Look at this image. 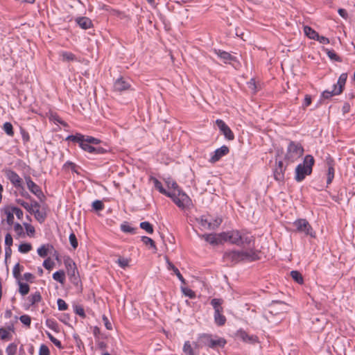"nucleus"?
<instances>
[{
  "label": "nucleus",
  "instance_id": "1",
  "mask_svg": "<svg viewBox=\"0 0 355 355\" xmlns=\"http://www.w3.org/2000/svg\"><path fill=\"white\" fill-rule=\"evenodd\" d=\"M75 143H78L79 146L85 151L94 155H102L107 152V150L102 147H94L92 145H97L100 144L101 140L91 137L85 136L80 133L76 135H69L67 139Z\"/></svg>",
  "mask_w": 355,
  "mask_h": 355
},
{
  "label": "nucleus",
  "instance_id": "2",
  "mask_svg": "<svg viewBox=\"0 0 355 355\" xmlns=\"http://www.w3.org/2000/svg\"><path fill=\"white\" fill-rule=\"evenodd\" d=\"M314 164L313 157L311 155H306L304 157L302 163L299 164L295 168V180L297 182H301L305 179L306 176L310 175Z\"/></svg>",
  "mask_w": 355,
  "mask_h": 355
},
{
  "label": "nucleus",
  "instance_id": "3",
  "mask_svg": "<svg viewBox=\"0 0 355 355\" xmlns=\"http://www.w3.org/2000/svg\"><path fill=\"white\" fill-rule=\"evenodd\" d=\"M218 236L223 241H229L230 243L241 246L243 245H250L252 241V237L247 234H242L238 230H232L227 232L218 234Z\"/></svg>",
  "mask_w": 355,
  "mask_h": 355
},
{
  "label": "nucleus",
  "instance_id": "4",
  "mask_svg": "<svg viewBox=\"0 0 355 355\" xmlns=\"http://www.w3.org/2000/svg\"><path fill=\"white\" fill-rule=\"evenodd\" d=\"M304 153V148L302 144L297 141H290L286 148L284 160L287 164L294 163Z\"/></svg>",
  "mask_w": 355,
  "mask_h": 355
},
{
  "label": "nucleus",
  "instance_id": "5",
  "mask_svg": "<svg viewBox=\"0 0 355 355\" xmlns=\"http://www.w3.org/2000/svg\"><path fill=\"white\" fill-rule=\"evenodd\" d=\"M168 197L171 198L173 202L182 209L189 207L191 204L190 198L181 189H178V193L171 191Z\"/></svg>",
  "mask_w": 355,
  "mask_h": 355
},
{
  "label": "nucleus",
  "instance_id": "6",
  "mask_svg": "<svg viewBox=\"0 0 355 355\" xmlns=\"http://www.w3.org/2000/svg\"><path fill=\"white\" fill-rule=\"evenodd\" d=\"M293 225L296 227L297 232L304 233L305 235L310 236L312 238L315 237V232L306 219H297L294 221Z\"/></svg>",
  "mask_w": 355,
  "mask_h": 355
},
{
  "label": "nucleus",
  "instance_id": "7",
  "mask_svg": "<svg viewBox=\"0 0 355 355\" xmlns=\"http://www.w3.org/2000/svg\"><path fill=\"white\" fill-rule=\"evenodd\" d=\"M114 89L116 92H122L131 89V84L129 79L123 77L117 78L114 83Z\"/></svg>",
  "mask_w": 355,
  "mask_h": 355
},
{
  "label": "nucleus",
  "instance_id": "8",
  "mask_svg": "<svg viewBox=\"0 0 355 355\" xmlns=\"http://www.w3.org/2000/svg\"><path fill=\"white\" fill-rule=\"evenodd\" d=\"M286 304L280 301H273L269 306L268 314L277 315L286 311Z\"/></svg>",
  "mask_w": 355,
  "mask_h": 355
},
{
  "label": "nucleus",
  "instance_id": "9",
  "mask_svg": "<svg viewBox=\"0 0 355 355\" xmlns=\"http://www.w3.org/2000/svg\"><path fill=\"white\" fill-rule=\"evenodd\" d=\"M216 123L220 131L223 134L225 137L228 140H233L234 135L229 128V126L221 119H217Z\"/></svg>",
  "mask_w": 355,
  "mask_h": 355
},
{
  "label": "nucleus",
  "instance_id": "10",
  "mask_svg": "<svg viewBox=\"0 0 355 355\" xmlns=\"http://www.w3.org/2000/svg\"><path fill=\"white\" fill-rule=\"evenodd\" d=\"M229 153V148L226 146H223L219 148L214 150L211 155L209 162L215 163L218 162L221 157L226 155Z\"/></svg>",
  "mask_w": 355,
  "mask_h": 355
},
{
  "label": "nucleus",
  "instance_id": "11",
  "mask_svg": "<svg viewBox=\"0 0 355 355\" xmlns=\"http://www.w3.org/2000/svg\"><path fill=\"white\" fill-rule=\"evenodd\" d=\"M27 187L29 191L35 194L38 198L41 199L44 197V194L38 185H37L30 177L26 178Z\"/></svg>",
  "mask_w": 355,
  "mask_h": 355
},
{
  "label": "nucleus",
  "instance_id": "12",
  "mask_svg": "<svg viewBox=\"0 0 355 355\" xmlns=\"http://www.w3.org/2000/svg\"><path fill=\"white\" fill-rule=\"evenodd\" d=\"M286 167L284 166L282 161H279L273 171L274 178L278 182H283Z\"/></svg>",
  "mask_w": 355,
  "mask_h": 355
},
{
  "label": "nucleus",
  "instance_id": "13",
  "mask_svg": "<svg viewBox=\"0 0 355 355\" xmlns=\"http://www.w3.org/2000/svg\"><path fill=\"white\" fill-rule=\"evenodd\" d=\"M6 178L10 181L13 186L16 188L21 187L22 180L19 175L12 170L6 171Z\"/></svg>",
  "mask_w": 355,
  "mask_h": 355
},
{
  "label": "nucleus",
  "instance_id": "14",
  "mask_svg": "<svg viewBox=\"0 0 355 355\" xmlns=\"http://www.w3.org/2000/svg\"><path fill=\"white\" fill-rule=\"evenodd\" d=\"M64 265L70 278H74V279L76 280L78 271L75 263L71 259H67L64 261Z\"/></svg>",
  "mask_w": 355,
  "mask_h": 355
},
{
  "label": "nucleus",
  "instance_id": "15",
  "mask_svg": "<svg viewBox=\"0 0 355 355\" xmlns=\"http://www.w3.org/2000/svg\"><path fill=\"white\" fill-rule=\"evenodd\" d=\"M224 258L234 263L242 261L241 250L226 252Z\"/></svg>",
  "mask_w": 355,
  "mask_h": 355
},
{
  "label": "nucleus",
  "instance_id": "16",
  "mask_svg": "<svg viewBox=\"0 0 355 355\" xmlns=\"http://www.w3.org/2000/svg\"><path fill=\"white\" fill-rule=\"evenodd\" d=\"M41 300L42 296L40 293L39 292H35V293L31 294L26 298L24 306L26 309H28L35 304L40 302Z\"/></svg>",
  "mask_w": 355,
  "mask_h": 355
},
{
  "label": "nucleus",
  "instance_id": "17",
  "mask_svg": "<svg viewBox=\"0 0 355 355\" xmlns=\"http://www.w3.org/2000/svg\"><path fill=\"white\" fill-rule=\"evenodd\" d=\"M200 237L204 239L207 242L214 245H217L223 241V240H221L218 236V234H205L200 235Z\"/></svg>",
  "mask_w": 355,
  "mask_h": 355
},
{
  "label": "nucleus",
  "instance_id": "18",
  "mask_svg": "<svg viewBox=\"0 0 355 355\" xmlns=\"http://www.w3.org/2000/svg\"><path fill=\"white\" fill-rule=\"evenodd\" d=\"M214 52L217 56L223 61L224 63H230L231 61L234 60V57L232 56L230 53L220 49H214Z\"/></svg>",
  "mask_w": 355,
  "mask_h": 355
},
{
  "label": "nucleus",
  "instance_id": "19",
  "mask_svg": "<svg viewBox=\"0 0 355 355\" xmlns=\"http://www.w3.org/2000/svg\"><path fill=\"white\" fill-rule=\"evenodd\" d=\"M242 261H254L258 259V255L253 250H241Z\"/></svg>",
  "mask_w": 355,
  "mask_h": 355
},
{
  "label": "nucleus",
  "instance_id": "20",
  "mask_svg": "<svg viewBox=\"0 0 355 355\" xmlns=\"http://www.w3.org/2000/svg\"><path fill=\"white\" fill-rule=\"evenodd\" d=\"M226 344V340L223 338H213L211 337L209 340V347L212 349H217L218 347H223Z\"/></svg>",
  "mask_w": 355,
  "mask_h": 355
},
{
  "label": "nucleus",
  "instance_id": "21",
  "mask_svg": "<svg viewBox=\"0 0 355 355\" xmlns=\"http://www.w3.org/2000/svg\"><path fill=\"white\" fill-rule=\"evenodd\" d=\"M347 78V74L346 73H343L340 74V76H339L338 80L337 81V83L334 85V86L336 87V88L338 89L337 92L342 93L343 88L345 87Z\"/></svg>",
  "mask_w": 355,
  "mask_h": 355
},
{
  "label": "nucleus",
  "instance_id": "22",
  "mask_svg": "<svg viewBox=\"0 0 355 355\" xmlns=\"http://www.w3.org/2000/svg\"><path fill=\"white\" fill-rule=\"evenodd\" d=\"M327 164L328 166L327 184H329L331 183V182L334 178V171H334L332 159H328Z\"/></svg>",
  "mask_w": 355,
  "mask_h": 355
},
{
  "label": "nucleus",
  "instance_id": "23",
  "mask_svg": "<svg viewBox=\"0 0 355 355\" xmlns=\"http://www.w3.org/2000/svg\"><path fill=\"white\" fill-rule=\"evenodd\" d=\"M76 21L78 26L83 29H88L92 26V21L85 17H78Z\"/></svg>",
  "mask_w": 355,
  "mask_h": 355
},
{
  "label": "nucleus",
  "instance_id": "24",
  "mask_svg": "<svg viewBox=\"0 0 355 355\" xmlns=\"http://www.w3.org/2000/svg\"><path fill=\"white\" fill-rule=\"evenodd\" d=\"M337 91L338 89L336 88V87L333 85L332 89L324 91L321 94V97L324 99H329L334 96L339 95L340 94H341V92H337Z\"/></svg>",
  "mask_w": 355,
  "mask_h": 355
},
{
  "label": "nucleus",
  "instance_id": "25",
  "mask_svg": "<svg viewBox=\"0 0 355 355\" xmlns=\"http://www.w3.org/2000/svg\"><path fill=\"white\" fill-rule=\"evenodd\" d=\"M223 300L219 298H214L211 301V304L214 309V312L223 311V309L222 307V304Z\"/></svg>",
  "mask_w": 355,
  "mask_h": 355
},
{
  "label": "nucleus",
  "instance_id": "26",
  "mask_svg": "<svg viewBox=\"0 0 355 355\" xmlns=\"http://www.w3.org/2000/svg\"><path fill=\"white\" fill-rule=\"evenodd\" d=\"M60 55L62 58V60L64 62H70L76 60V55L71 52L62 51L60 52Z\"/></svg>",
  "mask_w": 355,
  "mask_h": 355
},
{
  "label": "nucleus",
  "instance_id": "27",
  "mask_svg": "<svg viewBox=\"0 0 355 355\" xmlns=\"http://www.w3.org/2000/svg\"><path fill=\"white\" fill-rule=\"evenodd\" d=\"M31 214H34L36 220L40 223H42L46 217V213L44 211H40V209H33Z\"/></svg>",
  "mask_w": 355,
  "mask_h": 355
},
{
  "label": "nucleus",
  "instance_id": "28",
  "mask_svg": "<svg viewBox=\"0 0 355 355\" xmlns=\"http://www.w3.org/2000/svg\"><path fill=\"white\" fill-rule=\"evenodd\" d=\"M222 312H214V321L218 326L224 325L226 322V318L222 314Z\"/></svg>",
  "mask_w": 355,
  "mask_h": 355
},
{
  "label": "nucleus",
  "instance_id": "29",
  "mask_svg": "<svg viewBox=\"0 0 355 355\" xmlns=\"http://www.w3.org/2000/svg\"><path fill=\"white\" fill-rule=\"evenodd\" d=\"M53 279L60 284H63L65 282V273L63 270H60L55 272L53 274Z\"/></svg>",
  "mask_w": 355,
  "mask_h": 355
},
{
  "label": "nucleus",
  "instance_id": "30",
  "mask_svg": "<svg viewBox=\"0 0 355 355\" xmlns=\"http://www.w3.org/2000/svg\"><path fill=\"white\" fill-rule=\"evenodd\" d=\"M304 32L310 39L315 40L318 37V33L308 26L304 27Z\"/></svg>",
  "mask_w": 355,
  "mask_h": 355
},
{
  "label": "nucleus",
  "instance_id": "31",
  "mask_svg": "<svg viewBox=\"0 0 355 355\" xmlns=\"http://www.w3.org/2000/svg\"><path fill=\"white\" fill-rule=\"evenodd\" d=\"M182 350L186 355H198L189 341L184 342Z\"/></svg>",
  "mask_w": 355,
  "mask_h": 355
},
{
  "label": "nucleus",
  "instance_id": "32",
  "mask_svg": "<svg viewBox=\"0 0 355 355\" xmlns=\"http://www.w3.org/2000/svg\"><path fill=\"white\" fill-rule=\"evenodd\" d=\"M49 248H53L50 245H42L37 249V254L41 257H45L48 255Z\"/></svg>",
  "mask_w": 355,
  "mask_h": 355
},
{
  "label": "nucleus",
  "instance_id": "33",
  "mask_svg": "<svg viewBox=\"0 0 355 355\" xmlns=\"http://www.w3.org/2000/svg\"><path fill=\"white\" fill-rule=\"evenodd\" d=\"M222 218L220 217H216L212 221L208 224V230H216L222 223Z\"/></svg>",
  "mask_w": 355,
  "mask_h": 355
},
{
  "label": "nucleus",
  "instance_id": "34",
  "mask_svg": "<svg viewBox=\"0 0 355 355\" xmlns=\"http://www.w3.org/2000/svg\"><path fill=\"white\" fill-rule=\"evenodd\" d=\"M291 277L300 284H302L304 282L303 277L299 271L292 270L291 272Z\"/></svg>",
  "mask_w": 355,
  "mask_h": 355
},
{
  "label": "nucleus",
  "instance_id": "35",
  "mask_svg": "<svg viewBox=\"0 0 355 355\" xmlns=\"http://www.w3.org/2000/svg\"><path fill=\"white\" fill-rule=\"evenodd\" d=\"M18 284L19 286V292L20 293V294L21 295H27L30 291V287L28 284L26 283L21 282L20 281H19Z\"/></svg>",
  "mask_w": 355,
  "mask_h": 355
},
{
  "label": "nucleus",
  "instance_id": "36",
  "mask_svg": "<svg viewBox=\"0 0 355 355\" xmlns=\"http://www.w3.org/2000/svg\"><path fill=\"white\" fill-rule=\"evenodd\" d=\"M155 183V187L162 194L168 196V194H170L171 191H167L165 189H164L162 184L161 182H159L158 180L155 179L154 181Z\"/></svg>",
  "mask_w": 355,
  "mask_h": 355
},
{
  "label": "nucleus",
  "instance_id": "37",
  "mask_svg": "<svg viewBox=\"0 0 355 355\" xmlns=\"http://www.w3.org/2000/svg\"><path fill=\"white\" fill-rule=\"evenodd\" d=\"M17 345L15 343L9 344L6 349V353L7 355H15L17 353Z\"/></svg>",
  "mask_w": 355,
  "mask_h": 355
},
{
  "label": "nucleus",
  "instance_id": "38",
  "mask_svg": "<svg viewBox=\"0 0 355 355\" xmlns=\"http://www.w3.org/2000/svg\"><path fill=\"white\" fill-rule=\"evenodd\" d=\"M5 214L6 215V221L8 225H12L14 222V213L11 208H7L5 209Z\"/></svg>",
  "mask_w": 355,
  "mask_h": 355
},
{
  "label": "nucleus",
  "instance_id": "39",
  "mask_svg": "<svg viewBox=\"0 0 355 355\" xmlns=\"http://www.w3.org/2000/svg\"><path fill=\"white\" fill-rule=\"evenodd\" d=\"M139 227L145 230L148 234H153V225L147 221L141 222L139 225Z\"/></svg>",
  "mask_w": 355,
  "mask_h": 355
},
{
  "label": "nucleus",
  "instance_id": "40",
  "mask_svg": "<svg viewBox=\"0 0 355 355\" xmlns=\"http://www.w3.org/2000/svg\"><path fill=\"white\" fill-rule=\"evenodd\" d=\"M3 130L5 131V132L8 135V136H13L14 135V131H13V127H12V125L11 124V123L10 122H6L4 124H3Z\"/></svg>",
  "mask_w": 355,
  "mask_h": 355
},
{
  "label": "nucleus",
  "instance_id": "41",
  "mask_svg": "<svg viewBox=\"0 0 355 355\" xmlns=\"http://www.w3.org/2000/svg\"><path fill=\"white\" fill-rule=\"evenodd\" d=\"M32 249V245L30 243H21L19 246V251L21 253H28Z\"/></svg>",
  "mask_w": 355,
  "mask_h": 355
},
{
  "label": "nucleus",
  "instance_id": "42",
  "mask_svg": "<svg viewBox=\"0 0 355 355\" xmlns=\"http://www.w3.org/2000/svg\"><path fill=\"white\" fill-rule=\"evenodd\" d=\"M181 291L185 296L189 297L190 299H193L196 297L195 293L189 288L182 286Z\"/></svg>",
  "mask_w": 355,
  "mask_h": 355
},
{
  "label": "nucleus",
  "instance_id": "43",
  "mask_svg": "<svg viewBox=\"0 0 355 355\" xmlns=\"http://www.w3.org/2000/svg\"><path fill=\"white\" fill-rule=\"evenodd\" d=\"M11 335L8 330L4 328H0V339L3 340H10Z\"/></svg>",
  "mask_w": 355,
  "mask_h": 355
},
{
  "label": "nucleus",
  "instance_id": "44",
  "mask_svg": "<svg viewBox=\"0 0 355 355\" xmlns=\"http://www.w3.org/2000/svg\"><path fill=\"white\" fill-rule=\"evenodd\" d=\"M169 266V268H171L173 272H175V274L176 275V276L178 277V278L179 279V280L183 283V284H185V279H184V277H182V275H181V273L180 272L179 270L175 267L172 263H169L168 264Z\"/></svg>",
  "mask_w": 355,
  "mask_h": 355
},
{
  "label": "nucleus",
  "instance_id": "45",
  "mask_svg": "<svg viewBox=\"0 0 355 355\" xmlns=\"http://www.w3.org/2000/svg\"><path fill=\"white\" fill-rule=\"evenodd\" d=\"M46 335L48 336V338H49V340L57 347H58L59 349H62V344H61V342L58 340L57 338H55L51 333L49 332H46Z\"/></svg>",
  "mask_w": 355,
  "mask_h": 355
},
{
  "label": "nucleus",
  "instance_id": "46",
  "mask_svg": "<svg viewBox=\"0 0 355 355\" xmlns=\"http://www.w3.org/2000/svg\"><path fill=\"white\" fill-rule=\"evenodd\" d=\"M328 57L333 60L340 62V58L336 53L334 50H327Z\"/></svg>",
  "mask_w": 355,
  "mask_h": 355
},
{
  "label": "nucleus",
  "instance_id": "47",
  "mask_svg": "<svg viewBox=\"0 0 355 355\" xmlns=\"http://www.w3.org/2000/svg\"><path fill=\"white\" fill-rule=\"evenodd\" d=\"M21 269L22 268H21V266L19 265V263H16L15 265V266L13 267L12 274H13V276L16 279H19V278Z\"/></svg>",
  "mask_w": 355,
  "mask_h": 355
},
{
  "label": "nucleus",
  "instance_id": "48",
  "mask_svg": "<svg viewBox=\"0 0 355 355\" xmlns=\"http://www.w3.org/2000/svg\"><path fill=\"white\" fill-rule=\"evenodd\" d=\"M141 241L146 245H150L151 248H156L154 241L148 236H143L141 237Z\"/></svg>",
  "mask_w": 355,
  "mask_h": 355
},
{
  "label": "nucleus",
  "instance_id": "49",
  "mask_svg": "<svg viewBox=\"0 0 355 355\" xmlns=\"http://www.w3.org/2000/svg\"><path fill=\"white\" fill-rule=\"evenodd\" d=\"M196 220L202 228L208 230V224L210 223V221H209L206 218L202 216L200 218H197Z\"/></svg>",
  "mask_w": 355,
  "mask_h": 355
},
{
  "label": "nucleus",
  "instance_id": "50",
  "mask_svg": "<svg viewBox=\"0 0 355 355\" xmlns=\"http://www.w3.org/2000/svg\"><path fill=\"white\" fill-rule=\"evenodd\" d=\"M58 308L59 311H65L68 309V305L62 299H58L57 300Z\"/></svg>",
  "mask_w": 355,
  "mask_h": 355
},
{
  "label": "nucleus",
  "instance_id": "51",
  "mask_svg": "<svg viewBox=\"0 0 355 355\" xmlns=\"http://www.w3.org/2000/svg\"><path fill=\"white\" fill-rule=\"evenodd\" d=\"M116 263L119 264V266L122 268H125L128 266V263H129V261L128 259L126 258H124V257H119L117 261H116Z\"/></svg>",
  "mask_w": 355,
  "mask_h": 355
},
{
  "label": "nucleus",
  "instance_id": "52",
  "mask_svg": "<svg viewBox=\"0 0 355 355\" xmlns=\"http://www.w3.org/2000/svg\"><path fill=\"white\" fill-rule=\"evenodd\" d=\"M69 239L71 245L73 247V249H76L78 247V241H77L75 234L74 233L70 234Z\"/></svg>",
  "mask_w": 355,
  "mask_h": 355
},
{
  "label": "nucleus",
  "instance_id": "53",
  "mask_svg": "<svg viewBox=\"0 0 355 355\" xmlns=\"http://www.w3.org/2000/svg\"><path fill=\"white\" fill-rule=\"evenodd\" d=\"M19 320H20L21 322L23 323L24 325H26L28 327L31 325V318L29 315H21L19 318Z\"/></svg>",
  "mask_w": 355,
  "mask_h": 355
},
{
  "label": "nucleus",
  "instance_id": "54",
  "mask_svg": "<svg viewBox=\"0 0 355 355\" xmlns=\"http://www.w3.org/2000/svg\"><path fill=\"white\" fill-rule=\"evenodd\" d=\"M92 207L96 211H101L103 209V203L102 202V201L96 200L93 202Z\"/></svg>",
  "mask_w": 355,
  "mask_h": 355
},
{
  "label": "nucleus",
  "instance_id": "55",
  "mask_svg": "<svg viewBox=\"0 0 355 355\" xmlns=\"http://www.w3.org/2000/svg\"><path fill=\"white\" fill-rule=\"evenodd\" d=\"M39 355H50L49 349L46 345H41L39 349Z\"/></svg>",
  "mask_w": 355,
  "mask_h": 355
},
{
  "label": "nucleus",
  "instance_id": "56",
  "mask_svg": "<svg viewBox=\"0 0 355 355\" xmlns=\"http://www.w3.org/2000/svg\"><path fill=\"white\" fill-rule=\"evenodd\" d=\"M121 230L123 232H127V233H133L134 232V228L130 227L127 223L121 224Z\"/></svg>",
  "mask_w": 355,
  "mask_h": 355
},
{
  "label": "nucleus",
  "instance_id": "57",
  "mask_svg": "<svg viewBox=\"0 0 355 355\" xmlns=\"http://www.w3.org/2000/svg\"><path fill=\"white\" fill-rule=\"evenodd\" d=\"M25 229L26 230V233L28 236H33L35 232L33 226L28 223H24Z\"/></svg>",
  "mask_w": 355,
  "mask_h": 355
},
{
  "label": "nucleus",
  "instance_id": "58",
  "mask_svg": "<svg viewBox=\"0 0 355 355\" xmlns=\"http://www.w3.org/2000/svg\"><path fill=\"white\" fill-rule=\"evenodd\" d=\"M17 202L19 205H21L24 209H26L28 211L32 213L33 209H32V206H31L29 203L21 200H18Z\"/></svg>",
  "mask_w": 355,
  "mask_h": 355
},
{
  "label": "nucleus",
  "instance_id": "59",
  "mask_svg": "<svg viewBox=\"0 0 355 355\" xmlns=\"http://www.w3.org/2000/svg\"><path fill=\"white\" fill-rule=\"evenodd\" d=\"M74 311L77 315L81 316L82 318L85 317L84 309L81 306H79V305L75 306Z\"/></svg>",
  "mask_w": 355,
  "mask_h": 355
},
{
  "label": "nucleus",
  "instance_id": "60",
  "mask_svg": "<svg viewBox=\"0 0 355 355\" xmlns=\"http://www.w3.org/2000/svg\"><path fill=\"white\" fill-rule=\"evenodd\" d=\"M11 209H12V211L14 213V214L16 215V216L19 218V219H21L22 217H23V211L21 209L17 207H11Z\"/></svg>",
  "mask_w": 355,
  "mask_h": 355
},
{
  "label": "nucleus",
  "instance_id": "61",
  "mask_svg": "<svg viewBox=\"0 0 355 355\" xmlns=\"http://www.w3.org/2000/svg\"><path fill=\"white\" fill-rule=\"evenodd\" d=\"M211 336L209 335L204 334L200 336L201 342L203 345L209 347V340H211Z\"/></svg>",
  "mask_w": 355,
  "mask_h": 355
},
{
  "label": "nucleus",
  "instance_id": "62",
  "mask_svg": "<svg viewBox=\"0 0 355 355\" xmlns=\"http://www.w3.org/2000/svg\"><path fill=\"white\" fill-rule=\"evenodd\" d=\"M12 242H13V240H12V237L11 236L10 234L8 233L6 234V236H5V245L6 247H11V245H12Z\"/></svg>",
  "mask_w": 355,
  "mask_h": 355
},
{
  "label": "nucleus",
  "instance_id": "63",
  "mask_svg": "<svg viewBox=\"0 0 355 355\" xmlns=\"http://www.w3.org/2000/svg\"><path fill=\"white\" fill-rule=\"evenodd\" d=\"M46 324L50 329H51L54 331H56L58 324H57L56 322L54 321L53 320H46Z\"/></svg>",
  "mask_w": 355,
  "mask_h": 355
},
{
  "label": "nucleus",
  "instance_id": "64",
  "mask_svg": "<svg viewBox=\"0 0 355 355\" xmlns=\"http://www.w3.org/2000/svg\"><path fill=\"white\" fill-rule=\"evenodd\" d=\"M14 230H15V232L17 233V234L19 236H21L24 234L23 227L19 223H16L14 225Z\"/></svg>",
  "mask_w": 355,
  "mask_h": 355
}]
</instances>
